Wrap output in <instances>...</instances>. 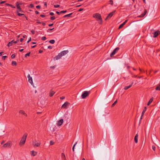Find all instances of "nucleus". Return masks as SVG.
<instances>
[{
    "label": "nucleus",
    "instance_id": "nucleus-1",
    "mask_svg": "<svg viewBox=\"0 0 160 160\" xmlns=\"http://www.w3.org/2000/svg\"><path fill=\"white\" fill-rule=\"evenodd\" d=\"M93 17L96 19V20L98 21L99 24H101L102 23V20L101 15L99 13H95L93 14Z\"/></svg>",
    "mask_w": 160,
    "mask_h": 160
},
{
    "label": "nucleus",
    "instance_id": "nucleus-2",
    "mask_svg": "<svg viewBox=\"0 0 160 160\" xmlns=\"http://www.w3.org/2000/svg\"><path fill=\"white\" fill-rule=\"evenodd\" d=\"M27 135L28 134L27 133H25L23 135L19 143V145L20 146H23L24 144Z\"/></svg>",
    "mask_w": 160,
    "mask_h": 160
},
{
    "label": "nucleus",
    "instance_id": "nucleus-3",
    "mask_svg": "<svg viewBox=\"0 0 160 160\" xmlns=\"http://www.w3.org/2000/svg\"><path fill=\"white\" fill-rule=\"evenodd\" d=\"M90 93V91H85L82 93L81 97L82 98H84L88 96Z\"/></svg>",
    "mask_w": 160,
    "mask_h": 160
},
{
    "label": "nucleus",
    "instance_id": "nucleus-4",
    "mask_svg": "<svg viewBox=\"0 0 160 160\" xmlns=\"http://www.w3.org/2000/svg\"><path fill=\"white\" fill-rule=\"evenodd\" d=\"M12 146V142L11 141H9L7 143L4 144L3 145V147L5 148H10Z\"/></svg>",
    "mask_w": 160,
    "mask_h": 160
},
{
    "label": "nucleus",
    "instance_id": "nucleus-5",
    "mask_svg": "<svg viewBox=\"0 0 160 160\" xmlns=\"http://www.w3.org/2000/svg\"><path fill=\"white\" fill-rule=\"evenodd\" d=\"M119 48L118 47H117L116 48H115L114 49L112 52L110 54V56L111 57H112L119 50Z\"/></svg>",
    "mask_w": 160,
    "mask_h": 160
},
{
    "label": "nucleus",
    "instance_id": "nucleus-6",
    "mask_svg": "<svg viewBox=\"0 0 160 160\" xmlns=\"http://www.w3.org/2000/svg\"><path fill=\"white\" fill-rule=\"evenodd\" d=\"M116 12L115 10L113 11V12H111L107 17L105 19V20H107L108 19H110L114 14V13Z\"/></svg>",
    "mask_w": 160,
    "mask_h": 160
},
{
    "label": "nucleus",
    "instance_id": "nucleus-7",
    "mask_svg": "<svg viewBox=\"0 0 160 160\" xmlns=\"http://www.w3.org/2000/svg\"><path fill=\"white\" fill-rule=\"evenodd\" d=\"M19 42V40H17L16 41H14V40H12L10 42L7 44V46L8 47H9L11 46H12L13 43L16 44L18 43Z\"/></svg>",
    "mask_w": 160,
    "mask_h": 160
},
{
    "label": "nucleus",
    "instance_id": "nucleus-8",
    "mask_svg": "<svg viewBox=\"0 0 160 160\" xmlns=\"http://www.w3.org/2000/svg\"><path fill=\"white\" fill-rule=\"evenodd\" d=\"M32 145L35 148L38 147L40 145V144L38 142V141L36 140H35L33 141Z\"/></svg>",
    "mask_w": 160,
    "mask_h": 160
},
{
    "label": "nucleus",
    "instance_id": "nucleus-9",
    "mask_svg": "<svg viewBox=\"0 0 160 160\" xmlns=\"http://www.w3.org/2000/svg\"><path fill=\"white\" fill-rule=\"evenodd\" d=\"M28 78V82L32 85L33 84V82L32 81V77L30 76L29 74H28L27 76Z\"/></svg>",
    "mask_w": 160,
    "mask_h": 160
},
{
    "label": "nucleus",
    "instance_id": "nucleus-10",
    "mask_svg": "<svg viewBox=\"0 0 160 160\" xmlns=\"http://www.w3.org/2000/svg\"><path fill=\"white\" fill-rule=\"evenodd\" d=\"M16 6L17 7V12H22V10L19 5V4L18 2H17L16 3Z\"/></svg>",
    "mask_w": 160,
    "mask_h": 160
},
{
    "label": "nucleus",
    "instance_id": "nucleus-11",
    "mask_svg": "<svg viewBox=\"0 0 160 160\" xmlns=\"http://www.w3.org/2000/svg\"><path fill=\"white\" fill-rule=\"evenodd\" d=\"M70 104V103L68 102H65L62 106V108H67V106Z\"/></svg>",
    "mask_w": 160,
    "mask_h": 160
},
{
    "label": "nucleus",
    "instance_id": "nucleus-12",
    "mask_svg": "<svg viewBox=\"0 0 160 160\" xmlns=\"http://www.w3.org/2000/svg\"><path fill=\"white\" fill-rule=\"evenodd\" d=\"M68 52V50H67L63 51L59 53L60 54V55L62 57V56H64V55H66Z\"/></svg>",
    "mask_w": 160,
    "mask_h": 160
},
{
    "label": "nucleus",
    "instance_id": "nucleus-13",
    "mask_svg": "<svg viewBox=\"0 0 160 160\" xmlns=\"http://www.w3.org/2000/svg\"><path fill=\"white\" fill-rule=\"evenodd\" d=\"M160 34V32L158 30L153 33V37L156 38V37L158 35Z\"/></svg>",
    "mask_w": 160,
    "mask_h": 160
},
{
    "label": "nucleus",
    "instance_id": "nucleus-14",
    "mask_svg": "<svg viewBox=\"0 0 160 160\" xmlns=\"http://www.w3.org/2000/svg\"><path fill=\"white\" fill-rule=\"evenodd\" d=\"M59 53L57 56L54 57L53 58L54 60L55 61L60 59L62 57V56Z\"/></svg>",
    "mask_w": 160,
    "mask_h": 160
},
{
    "label": "nucleus",
    "instance_id": "nucleus-15",
    "mask_svg": "<svg viewBox=\"0 0 160 160\" xmlns=\"http://www.w3.org/2000/svg\"><path fill=\"white\" fill-rule=\"evenodd\" d=\"M19 112L20 114H22L25 117L27 116V114L24 111L22 110H19Z\"/></svg>",
    "mask_w": 160,
    "mask_h": 160
},
{
    "label": "nucleus",
    "instance_id": "nucleus-16",
    "mask_svg": "<svg viewBox=\"0 0 160 160\" xmlns=\"http://www.w3.org/2000/svg\"><path fill=\"white\" fill-rule=\"evenodd\" d=\"M55 93V92L54 91H53L52 90H51L49 93V96L50 97H52L53 95Z\"/></svg>",
    "mask_w": 160,
    "mask_h": 160
},
{
    "label": "nucleus",
    "instance_id": "nucleus-17",
    "mask_svg": "<svg viewBox=\"0 0 160 160\" xmlns=\"http://www.w3.org/2000/svg\"><path fill=\"white\" fill-rule=\"evenodd\" d=\"M37 152L34 151H32L31 152V154L32 156H35L37 154Z\"/></svg>",
    "mask_w": 160,
    "mask_h": 160
},
{
    "label": "nucleus",
    "instance_id": "nucleus-18",
    "mask_svg": "<svg viewBox=\"0 0 160 160\" xmlns=\"http://www.w3.org/2000/svg\"><path fill=\"white\" fill-rule=\"evenodd\" d=\"M63 119H60L58 122V126H61L63 123Z\"/></svg>",
    "mask_w": 160,
    "mask_h": 160
},
{
    "label": "nucleus",
    "instance_id": "nucleus-19",
    "mask_svg": "<svg viewBox=\"0 0 160 160\" xmlns=\"http://www.w3.org/2000/svg\"><path fill=\"white\" fill-rule=\"evenodd\" d=\"M147 12V11L146 9H145L144 10V12L143 13H142V14H141L139 17H143L146 15Z\"/></svg>",
    "mask_w": 160,
    "mask_h": 160
},
{
    "label": "nucleus",
    "instance_id": "nucleus-20",
    "mask_svg": "<svg viewBox=\"0 0 160 160\" xmlns=\"http://www.w3.org/2000/svg\"><path fill=\"white\" fill-rule=\"evenodd\" d=\"M138 134H136L134 137V141L136 143H137L138 142Z\"/></svg>",
    "mask_w": 160,
    "mask_h": 160
},
{
    "label": "nucleus",
    "instance_id": "nucleus-21",
    "mask_svg": "<svg viewBox=\"0 0 160 160\" xmlns=\"http://www.w3.org/2000/svg\"><path fill=\"white\" fill-rule=\"evenodd\" d=\"M133 82H132L131 83V84L129 86H125L124 88V89L126 90L128 89V88H130V87H132V84H133Z\"/></svg>",
    "mask_w": 160,
    "mask_h": 160
},
{
    "label": "nucleus",
    "instance_id": "nucleus-22",
    "mask_svg": "<svg viewBox=\"0 0 160 160\" xmlns=\"http://www.w3.org/2000/svg\"><path fill=\"white\" fill-rule=\"evenodd\" d=\"M146 107H145L142 113V116H143L146 110Z\"/></svg>",
    "mask_w": 160,
    "mask_h": 160
},
{
    "label": "nucleus",
    "instance_id": "nucleus-23",
    "mask_svg": "<svg viewBox=\"0 0 160 160\" xmlns=\"http://www.w3.org/2000/svg\"><path fill=\"white\" fill-rule=\"evenodd\" d=\"M152 101H153V98H150L148 103L147 105L148 106L149 105L152 103Z\"/></svg>",
    "mask_w": 160,
    "mask_h": 160
},
{
    "label": "nucleus",
    "instance_id": "nucleus-24",
    "mask_svg": "<svg viewBox=\"0 0 160 160\" xmlns=\"http://www.w3.org/2000/svg\"><path fill=\"white\" fill-rule=\"evenodd\" d=\"M61 157L64 160H66L65 155L64 153H62L61 154Z\"/></svg>",
    "mask_w": 160,
    "mask_h": 160
},
{
    "label": "nucleus",
    "instance_id": "nucleus-25",
    "mask_svg": "<svg viewBox=\"0 0 160 160\" xmlns=\"http://www.w3.org/2000/svg\"><path fill=\"white\" fill-rule=\"evenodd\" d=\"M156 90H160V84L158 85L155 88Z\"/></svg>",
    "mask_w": 160,
    "mask_h": 160
},
{
    "label": "nucleus",
    "instance_id": "nucleus-26",
    "mask_svg": "<svg viewBox=\"0 0 160 160\" xmlns=\"http://www.w3.org/2000/svg\"><path fill=\"white\" fill-rule=\"evenodd\" d=\"M12 66H16L17 65L16 62L15 61H12Z\"/></svg>",
    "mask_w": 160,
    "mask_h": 160
},
{
    "label": "nucleus",
    "instance_id": "nucleus-27",
    "mask_svg": "<svg viewBox=\"0 0 160 160\" xmlns=\"http://www.w3.org/2000/svg\"><path fill=\"white\" fill-rule=\"evenodd\" d=\"M55 42V41L53 39L49 41V42L51 44H54Z\"/></svg>",
    "mask_w": 160,
    "mask_h": 160
},
{
    "label": "nucleus",
    "instance_id": "nucleus-28",
    "mask_svg": "<svg viewBox=\"0 0 160 160\" xmlns=\"http://www.w3.org/2000/svg\"><path fill=\"white\" fill-rule=\"evenodd\" d=\"M117 102V100L116 101H115L112 104V107H114L115 105L116 104Z\"/></svg>",
    "mask_w": 160,
    "mask_h": 160
},
{
    "label": "nucleus",
    "instance_id": "nucleus-29",
    "mask_svg": "<svg viewBox=\"0 0 160 160\" xmlns=\"http://www.w3.org/2000/svg\"><path fill=\"white\" fill-rule=\"evenodd\" d=\"M77 142H76V143H75V144L73 145V147H72V151L73 152H74V148H75V145H76V144H77Z\"/></svg>",
    "mask_w": 160,
    "mask_h": 160
},
{
    "label": "nucleus",
    "instance_id": "nucleus-30",
    "mask_svg": "<svg viewBox=\"0 0 160 160\" xmlns=\"http://www.w3.org/2000/svg\"><path fill=\"white\" fill-rule=\"evenodd\" d=\"M17 13L18 15V16H21L24 15V14L20 13H19V12H17Z\"/></svg>",
    "mask_w": 160,
    "mask_h": 160
},
{
    "label": "nucleus",
    "instance_id": "nucleus-31",
    "mask_svg": "<svg viewBox=\"0 0 160 160\" xmlns=\"http://www.w3.org/2000/svg\"><path fill=\"white\" fill-rule=\"evenodd\" d=\"M30 52H29V53H28L26 54L25 55V57L26 58L27 57V56H30Z\"/></svg>",
    "mask_w": 160,
    "mask_h": 160
},
{
    "label": "nucleus",
    "instance_id": "nucleus-32",
    "mask_svg": "<svg viewBox=\"0 0 160 160\" xmlns=\"http://www.w3.org/2000/svg\"><path fill=\"white\" fill-rule=\"evenodd\" d=\"M109 4H111L112 5H113V1L112 0H109Z\"/></svg>",
    "mask_w": 160,
    "mask_h": 160
},
{
    "label": "nucleus",
    "instance_id": "nucleus-33",
    "mask_svg": "<svg viewBox=\"0 0 160 160\" xmlns=\"http://www.w3.org/2000/svg\"><path fill=\"white\" fill-rule=\"evenodd\" d=\"M54 29V28H49L47 30V32H50V31L52 30L53 29Z\"/></svg>",
    "mask_w": 160,
    "mask_h": 160
},
{
    "label": "nucleus",
    "instance_id": "nucleus-34",
    "mask_svg": "<svg viewBox=\"0 0 160 160\" xmlns=\"http://www.w3.org/2000/svg\"><path fill=\"white\" fill-rule=\"evenodd\" d=\"M60 7V5L58 4L55 5H54V7L55 8H57L59 7Z\"/></svg>",
    "mask_w": 160,
    "mask_h": 160
},
{
    "label": "nucleus",
    "instance_id": "nucleus-35",
    "mask_svg": "<svg viewBox=\"0 0 160 160\" xmlns=\"http://www.w3.org/2000/svg\"><path fill=\"white\" fill-rule=\"evenodd\" d=\"M123 26L124 25L122 24H121L119 27L118 29H119L122 28Z\"/></svg>",
    "mask_w": 160,
    "mask_h": 160
},
{
    "label": "nucleus",
    "instance_id": "nucleus-36",
    "mask_svg": "<svg viewBox=\"0 0 160 160\" xmlns=\"http://www.w3.org/2000/svg\"><path fill=\"white\" fill-rule=\"evenodd\" d=\"M55 18L54 16H53V17H51L50 18V19L51 20H54L55 19Z\"/></svg>",
    "mask_w": 160,
    "mask_h": 160
},
{
    "label": "nucleus",
    "instance_id": "nucleus-37",
    "mask_svg": "<svg viewBox=\"0 0 160 160\" xmlns=\"http://www.w3.org/2000/svg\"><path fill=\"white\" fill-rule=\"evenodd\" d=\"M70 17V15H69V14H67V15H64L63 16V18H66L67 17Z\"/></svg>",
    "mask_w": 160,
    "mask_h": 160
},
{
    "label": "nucleus",
    "instance_id": "nucleus-38",
    "mask_svg": "<svg viewBox=\"0 0 160 160\" xmlns=\"http://www.w3.org/2000/svg\"><path fill=\"white\" fill-rule=\"evenodd\" d=\"M152 149L154 151H155L156 149V147L154 145H152Z\"/></svg>",
    "mask_w": 160,
    "mask_h": 160
},
{
    "label": "nucleus",
    "instance_id": "nucleus-39",
    "mask_svg": "<svg viewBox=\"0 0 160 160\" xmlns=\"http://www.w3.org/2000/svg\"><path fill=\"white\" fill-rule=\"evenodd\" d=\"M128 20H126L125 21L122 23L124 25L128 22Z\"/></svg>",
    "mask_w": 160,
    "mask_h": 160
},
{
    "label": "nucleus",
    "instance_id": "nucleus-40",
    "mask_svg": "<svg viewBox=\"0 0 160 160\" xmlns=\"http://www.w3.org/2000/svg\"><path fill=\"white\" fill-rule=\"evenodd\" d=\"M41 39L42 40H45L46 39V38L45 37H42Z\"/></svg>",
    "mask_w": 160,
    "mask_h": 160
},
{
    "label": "nucleus",
    "instance_id": "nucleus-41",
    "mask_svg": "<svg viewBox=\"0 0 160 160\" xmlns=\"http://www.w3.org/2000/svg\"><path fill=\"white\" fill-rule=\"evenodd\" d=\"M34 7V5L33 4H31L30 5H29V8H33V7Z\"/></svg>",
    "mask_w": 160,
    "mask_h": 160
},
{
    "label": "nucleus",
    "instance_id": "nucleus-42",
    "mask_svg": "<svg viewBox=\"0 0 160 160\" xmlns=\"http://www.w3.org/2000/svg\"><path fill=\"white\" fill-rule=\"evenodd\" d=\"M54 142H53L52 141H51L50 142V145H52L54 144Z\"/></svg>",
    "mask_w": 160,
    "mask_h": 160
},
{
    "label": "nucleus",
    "instance_id": "nucleus-43",
    "mask_svg": "<svg viewBox=\"0 0 160 160\" xmlns=\"http://www.w3.org/2000/svg\"><path fill=\"white\" fill-rule=\"evenodd\" d=\"M15 55L14 54H13L11 56V58H15Z\"/></svg>",
    "mask_w": 160,
    "mask_h": 160
},
{
    "label": "nucleus",
    "instance_id": "nucleus-44",
    "mask_svg": "<svg viewBox=\"0 0 160 160\" xmlns=\"http://www.w3.org/2000/svg\"><path fill=\"white\" fill-rule=\"evenodd\" d=\"M66 12H67V11H66V10H65V11H61V13H66Z\"/></svg>",
    "mask_w": 160,
    "mask_h": 160
},
{
    "label": "nucleus",
    "instance_id": "nucleus-45",
    "mask_svg": "<svg viewBox=\"0 0 160 160\" xmlns=\"http://www.w3.org/2000/svg\"><path fill=\"white\" fill-rule=\"evenodd\" d=\"M7 57V56H5L2 57V59L3 60H5L6 59V58Z\"/></svg>",
    "mask_w": 160,
    "mask_h": 160
},
{
    "label": "nucleus",
    "instance_id": "nucleus-46",
    "mask_svg": "<svg viewBox=\"0 0 160 160\" xmlns=\"http://www.w3.org/2000/svg\"><path fill=\"white\" fill-rule=\"evenodd\" d=\"M65 98V97H64V96H62V97H60V99L61 100H62V99H63Z\"/></svg>",
    "mask_w": 160,
    "mask_h": 160
},
{
    "label": "nucleus",
    "instance_id": "nucleus-47",
    "mask_svg": "<svg viewBox=\"0 0 160 160\" xmlns=\"http://www.w3.org/2000/svg\"><path fill=\"white\" fill-rule=\"evenodd\" d=\"M10 7H12V8H15V7L12 5L11 4H10Z\"/></svg>",
    "mask_w": 160,
    "mask_h": 160
},
{
    "label": "nucleus",
    "instance_id": "nucleus-48",
    "mask_svg": "<svg viewBox=\"0 0 160 160\" xmlns=\"http://www.w3.org/2000/svg\"><path fill=\"white\" fill-rule=\"evenodd\" d=\"M48 48L49 49H51L52 48V46H49L48 47Z\"/></svg>",
    "mask_w": 160,
    "mask_h": 160
},
{
    "label": "nucleus",
    "instance_id": "nucleus-49",
    "mask_svg": "<svg viewBox=\"0 0 160 160\" xmlns=\"http://www.w3.org/2000/svg\"><path fill=\"white\" fill-rule=\"evenodd\" d=\"M83 10V9L82 8H80L79 10H78V11L79 12H80V11H82Z\"/></svg>",
    "mask_w": 160,
    "mask_h": 160
},
{
    "label": "nucleus",
    "instance_id": "nucleus-50",
    "mask_svg": "<svg viewBox=\"0 0 160 160\" xmlns=\"http://www.w3.org/2000/svg\"><path fill=\"white\" fill-rule=\"evenodd\" d=\"M56 13L58 14V15H59L60 14V13H61V12H59L58 11H56Z\"/></svg>",
    "mask_w": 160,
    "mask_h": 160
},
{
    "label": "nucleus",
    "instance_id": "nucleus-51",
    "mask_svg": "<svg viewBox=\"0 0 160 160\" xmlns=\"http://www.w3.org/2000/svg\"><path fill=\"white\" fill-rule=\"evenodd\" d=\"M50 14L51 15H54V13L53 12H50Z\"/></svg>",
    "mask_w": 160,
    "mask_h": 160
},
{
    "label": "nucleus",
    "instance_id": "nucleus-52",
    "mask_svg": "<svg viewBox=\"0 0 160 160\" xmlns=\"http://www.w3.org/2000/svg\"><path fill=\"white\" fill-rule=\"evenodd\" d=\"M53 25V23L49 24H48V26L49 27H51V26H52Z\"/></svg>",
    "mask_w": 160,
    "mask_h": 160
},
{
    "label": "nucleus",
    "instance_id": "nucleus-53",
    "mask_svg": "<svg viewBox=\"0 0 160 160\" xmlns=\"http://www.w3.org/2000/svg\"><path fill=\"white\" fill-rule=\"evenodd\" d=\"M5 2H6V1H2L0 2V4H1L3 3H5Z\"/></svg>",
    "mask_w": 160,
    "mask_h": 160
},
{
    "label": "nucleus",
    "instance_id": "nucleus-54",
    "mask_svg": "<svg viewBox=\"0 0 160 160\" xmlns=\"http://www.w3.org/2000/svg\"><path fill=\"white\" fill-rule=\"evenodd\" d=\"M36 8H38V9H39L40 8V6L39 5H38L36 6Z\"/></svg>",
    "mask_w": 160,
    "mask_h": 160
},
{
    "label": "nucleus",
    "instance_id": "nucleus-55",
    "mask_svg": "<svg viewBox=\"0 0 160 160\" xmlns=\"http://www.w3.org/2000/svg\"><path fill=\"white\" fill-rule=\"evenodd\" d=\"M35 13H36V14H39V12H38V11H35Z\"/></svg>",
    "mask_w": 160,
    "mask_h": 160
},
{
    "label": "nucleus",
    "instance_id": "nucleus-56",
    "mask_svg": "<svg viewBox=\"0 0 160 160\" xmlns=\"http://www.w3.org/2000/svg\"><path fill=\"white\" fill-rule=\"evenodd\" d=\"M44 5L46 7H47V2H45Z\"/></svg>",
    "mask_w": 160,
    "mask_h": 160
},
{
    "label": "nucleus",
    "instance_id": "nucleus-57",
    "mask_svg": "<svg viewBox=\"0 0 160 160\" xmlns=\"http://www.w3.org/2000/svg\"><path fill=\"white\" fill-rule=\"evenodd\" d=\"M45 17V16L43 15H41V17H42V18H44Z\"/></svg>",
    "mask_w": 160,
    "mask_h": 160
},
{
    "label": "nucleus",
    "instance_id": "nucleus-58",
    "mask_svg": "<svg viewBox=\"0 0 160 160\" xmlns=\"http://www.w3.org/2000/svg\"><path fill=\"white\" fill-rule=\"evenodd\" d=\"M10 4L8 3H6L5 4V5L6 6H10Z\"/></svg>",
    "mask_w": 160,
    "mask_h": 160
},
{
    "label": "nucleus",
    "instance_id": "nucleus-59",
    "mask_svg": "<svg viewBox=\"0 0 160 160\" xmlns=\"http://www.w3.org/2000/svg\"><path fill=\"white\" fill-rule=\"evenodd\" d=\"M23 38H21L20 39V41L21 42H22L23 41Z\"/></svg>",
    "mask_w": 160,
    "mask_h": 160
},
{
    "label": "nucleus",
    "instance_id": "nucleus-60",
    "mask_svg": "<svg viewBox=\"0 0 160 160\" xmlns=\"http://www.w3.org/2000/svg\"><path fill=\"white\" fill-rule=\"evenodd\" d=\"M3 52H0V56H2V53Z\"/></svg>",
    "mask_w": 160,
    "mask_h": 160
},
{
    "label": "nucleus",
    "instance_id": "nucleus-61",
    "mask_svg": "<svg viewBox=\"0 0 160 160\" xmlns=\"http://www.w3.org/2000/svg\"><path fill=\"white\" fill-rule=\"evenodd\" d=\"M42 25H43V26H44L45 25V23H44V22H42Z\"/></svg>",
    "mask_w": 160,
    "mask_h": 160
},
{
    "label": "nucleus",
    "instance_id": "nucleus-62",
    "mask_svg": "<svg viewBox=\"0 0 160 160\" xmlns=\"http://www.w3.org/2000/svg\"><path fill=\"white\" fill-rule=\"evenodd\" d=\"M23 49H20L19 51L20 52H21L22 51H23Z\"/></svg>",
    "mask_w": 160,
    "mask_h": 160
},
{
    "label": "nucleus",
    "instance_id": "nucleus-63",
    "mask_svg": "<svg viewBox=\"0 0 160 160\" xmlns=\"http://www.w3.org/2000/svg\"><path fill=\"white\" fill-rule=\"evenodd\" d=\"M143 116H142V115H141V117L140 119V121H141V119H142V117H143Z\"/></svg>",
    "mask_w": 160,
    "mask_h": 160
},
{
    "label": "nucleus",
    "instance_id": "nucleus-64",
    "mask_svg": "<svg viewBox=\"0 0 160 160\" xmlns=\"http://www.w3.org/2000/svg\"><path fill=\"white\" fill-rule=\"evenodd\" d=\"M31 32L32 33V34H34V32L33 31H32Z\"/></svg>",
    "mask_w": 160,
    "mask_h": 160
}]
</instances>
